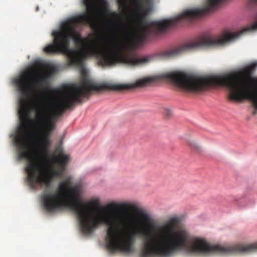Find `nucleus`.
<instances>
[{
  "instance_id": "2",
  "label": "nucleus",
  "mask_w": 257,
  "mask_h": 257,
  "mask_svg": "<svg viewBox=\"0 0 257 257\" xmlns=\"http://www.w3.org/2000/svg\"><path fill=\"white\" fill-rule=\"evenodd\" d=\"M89 13L69 20L62 25L61 29L53 32V42L44 49L48 54L62 53L68 58L70 64L82 66L89 57L98 59L102 65H111L119 61L118 50L113 39L103 37L100 44L94 40H84L76 32L75 24L89 25L94 30L100 27V18L104 16L108 7L106 0H84Z\"/></svg>"
},
{
  "instance_id": "9",
  "label": "nucleus",
  "mask_w": 257,
  "mask_h": 257,
  "mask_svg": "<svg viewBox=\"0 0 257 257\" xmlns=\"http://www.w3.org/2000/svg\"><path fill=\"white\" fill-rule=\"evenodd\" d=\"M40 144L42 147V154L48 163L50 162V155L48 154V148L50 144V140L49 137L47 136H42L40 139Z\"/></svg>"
},
{
  "instance_id": "11",
  "label": "nucleus",
  "mask_w": 257,
  "mask_h": 257,
  "mask_svg": "<svg viewBox=\"0 0 257 257\" xmlns=\"http://www.w3.org/2000/svg\"><path fill=\"white\" fill-rule=\"evenodd\" d=\"M187 144L191 150L195 152H199L201 150V147L199 144L194 140H189L187 141Z\"/></svg>"
},
{
  "instance_id": "5",
  "label": "nucleus",
  "mask_w": 257,
  "mask_h": 257,
  "mask_svg": "<svg viewBox=\"0 0 257 257\" xmlns=\"http://www.w3.org/2000/svg\"><path fill=\"white\" fill-rule=\"evenodd\" d=\"M225 1L205 0L201 8L186 10L182 13L171 19L148 23L145 21L143 17H139V44H142L150 35L157 34L160 32L165 31L168 28L175 26L179 23L214 12ZM252 1L257 3V0Z\"/></svg>"
},
{
  "instance_id": "12",
  "label": "nucleus",
  "mask_w": 257,
  "mask_h": 257,
  "mask_svg": "<svg viewBox=\"0 0 257 257\" xmlns=\"http://www.w3.org/2000/svg\"><path fill=\"white\" fill-rule=\"evenodd\" d=\"M130 0H117L119 6L122 8L126 7Z\"/></svg>"
},
{
  "instance_id": "1",
  "label": "nucleus",
  "mask_w": 257,
  "mask_h": 257,
  "mask_svg": "<svg viewBox=\"0 0 257 257\" xmlns=\"http://www.w3.org/2000/svg\"><path fill=\"white\" fill-rule=\"evenodd\" d=\"M14 140L19 151V158L28 161L25 170L31 188L44 186L47 189L54 177L63 174L68 162V156L62 153L51 156L53 162L57 164V168L38 161V156L31 149L26 123L23 127H19ZM71 184V178L68 177L59 184L58 190L52 192L45 189L43 192L41 200L46 210L53 211L68 208L74 211L78 216L81 232L87 235L92 233L101 224H105L108 227L106 247L111 251L132 252L137 237L142 236L144 237V247L141 256L158 257V225L149 214L128 203L113 202L106 207L109 210L120 209L136 211L140 219L139 222L145 225L146 227L143 228L137 227L139 222L134 217L128 219L126 216L114 212L106 213L103 215L82 203L80 186H72Z\"/></svg>"
},
{
  "instance_id": "7",
  "label": "nucleus",
  "mask_w": 257,
  "mask_h": 257,
  "mask_svg": "<svg viewBox=\"0 0 257 257\" xmlns=\"http://www.w3.org/2000/svg\"><path fill=\"white\" fill-rule=\"evenodd\" d=\"M40 112H38L36 115V118L34 120L35 126L43 133V136L50 137L51 133L55 130L56 127L55 123L51 121L47 120L43 117Z\"/></svg>"
},
{
  "instance_id": "10",
  "label": "nucleus",
  "mask_w": 257,
  "mask_h": 257,
  "mask_svg": "<svg viewBox=\"0 0 257 257\" xmlns=\"http://www.w3.org/2000/svg\"><path fill=\"white\" fill-rule=\"evenodd\" d=\"M151 57L150 56H145L142 57H136L130 56L126 58V62L131 65H138L145 64L151 60Z\"/></svg>"
},
{
  "instance_id": "6",
  "label": "nucleus",
  "mask_w": 257,
  "mask_h": 257,
  "mask_svg": "<svg viewBox=\"0 0 257 257\" xmlns=\"http://www.w3.org/2000/svg\"><path fill=\"white\" fill-rule=\"evenodd\" d=\"M47 78L46 74L40 73L38 70H28L14 79V83L21 93L19 98L20 107L19 113L21 120L20 127H23L25 123L27 125V129L29 126V99L34 90L42 87L43 83L46 81Z\"/></svg>"
},
{
  "instance_id": "3",
  "label": "nucleus",
  "mask_w": 257,
  "mask_h": 257,
  "mask_svg": "<svg viewBox=\"0 0 257 257\" xmlns=\"http://www.w3.org/2000/svg\"><path fill=\"white\" fill-rule=\"evenodd\" d=\"M257 67V61L246 70L232 72L223 76H199L183 72H174L165 77L180 89L190 92H198L211 86H222L228 90L229 99L241 101L248 99L257 110V77L251 75Z\"/></svg>"
},
{
  "instance_id": "13",
  "label": "nucleus",
  "mask_w": 257,
  "mask_h": 257,
  "mask_svg": "<svg viewBox=\"0 0 257 257\" xmlns=\"http://www.w3.org/2000/svg\"><path fill=\"white\" fill-rule=\"evenodd\" d=\"M111 16L115 19H118L119 17V16L117 14L114 12L111 14Z\"/></svg>"
},
{
  "instance_id": "8",
  "label": "nucleus",
  "mask_w": 257,
  "mask_h": 257,
  "mask_svg": "<svg viewBox=\"0 0 257 257\" xmlns=\"http://www.w3.org/2000/svg\"><path fill=\"white\" fill-rule=\"evenodd\" d=\"M154 0H133L137 12L143 16L148 15L152 10Z\"/></svg>"
},
{
  "instance_id": "4",
  "label": "nucleus",
  "mask_w": 257,
  "mask_h": 257,
  "mask_svg": "<svg viewBox=\"0 0 257 257\" xmlns=\"http://www.w3.org/2000/svg\"><path fill=\"white\" fill-rule=\"evenodd\" d=\"M153 81L151 78H144L137 80L132 84L98 85L86 77H84L79 84H73L64 88L63 92L59 89L49 90L52 95L60 96L56 103L42 105L37 99L33 101V108L36 111L40 112L43 117L47 120L56 123V120L61 116L65 111L72 107L76 103H83L82 97L89 98L91 91H100L104 89L122 91L136 87L147 86Z\"/></svg>"
}]
</instances>
